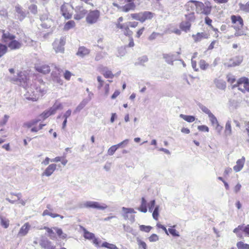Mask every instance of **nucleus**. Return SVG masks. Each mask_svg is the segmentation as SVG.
I'll use <instances>...</instances> for the list:
<instances>
[{
	"label": "nucleus",
	"instance_id": "f257e3e1",
	"mask_svg": "<svg viewBox=\"0 0 249 249\" xmlns=\"http://www.w3.org/2000/svg\"><path fill=\"white\" fill-rule=\"evenodd\" d=\"M17 75L11 74L8 76V80L15 84L23 87L26 90L24 94L25 98L29 100L35 101L38 100L39 96L44 93L45 90L41 87L36 86V80L29 81L27 76L22 72H18Z\"/></svg>",
	"mask_w": 249,
	"mask_h": 249
},
{
	"label": "nucleus",
	"instance_id": "f03ea898",
	"mask_svg": "<svg viewBox=\"0 0 249 249\" xmlns=\"http://www.w3.org/2000/svg\"><path fill=\"white\" fill-rule=\"evenodd\" d=\"M52 113L49 111L44 112L41 114L38 118H36L27 122L23 124V126L26 128H30V131L31 132H37L39 130L42 129L43 127L44 126L45 124H40L38 126H36V125L40 122L41 119H45L48 117Z\"/></svg>",
	"mask_w": 249,
	"mask_h": 249
},
{
	"label": "nucleus",
	"instance_id": "7ed1b4c3",
	"mask_svg": "<svg viewBox=\"0 0 249 249\" xmlns=\"http://www.w3.org/2000/svg\"><path fill=\"white\" fill-rule=\"evenodd\" d=\"M15 36L8 32H3L2 39L11 50L19 49L21 47L22 43L15 39Z\"/></svg>",
	"mask_w": 249,
	"mask_h": 249
},
{
	"label": "nucleus",
	"instance_id": "20e7f679",
	"mask_svg": "<svg viewBox=\"0 0 249 249\" xmlns=\"http://www.w3.org/2000/svg\"><path fill=\"white\" fill-rule=\"evenodd\" d=\"M212 6L209 2H206L204 3L201 1L196 2V12L197 14L209 15L212 11Z\"/></svg>",
	"mask_w": 249,
	"mask_h": 249
},
{
	"label": "nucleus",
	"instance_id": "39448f33",
	"mask_svg": "<svg viewBox=\"0 0 249 249\" xmlns=\"http://www.w3.org/2000/svg\"><path fill=\"white\" fill-rule=\"evenodd\" d=\"M82 207L104 210L107 208V206L105 203L97 201H88L83 203Z\"/></svg>",
	"mask_w": 249,
	"mask_h": 249
},
{
	"label": "nucleus",
	"instance_id": "423d86ee",
	"mask_svg": "<svg viewBox=\"0 0 249 249\" xmlns=\"http://www.w3.org/2000/svg\"><path fill=\"white\" fill-rule=\"evenodd\" d=\"M100 16V13L99 10H95L90 11L88 14L86 20L88 23L89 24H93L98 21Z\"/></svg>",
	"mask_w": 249,
	"mask_h": 249
},
{
	"label": "nucleus",
	"instance_id": "0eeeda50",
	"mask_svg": "<svg viewBox=\"0 0 249 249\" xmlns=\"http://www.w3.org/2000/svg\"><path fill=\"white\" fill-rule=\"evenodd\" d=\"M122 215L125 220H129L131 223L135 221V215L132 214L135 213L136 212L133 208L122 207Z\"/></svg>",
	"mask_w": 249,
	"mask_h": 249
},
{
	"label": "nucleus",
	"instance_id": "6e6552de",
	"mask_svg": "<svg viewBox=\"0 0 249 249\" xmlns=\"http://www.w3.org/2000/svg\"><path fill=\"white\" fill-rule=\"evenodd\" d=\"M66 43V39L64 37H61L60 39H56L53 44V48L56 53H63L64 51V45Z\"/></svg>",
	"mask_w": 249,
	"mask_h": 249
},
{
	"label": "nucleus",
	"instance_id": "1a4fd4ad",
	"mask_svg": "<svg viewBox=\"0 0 249 249\" xmlns=\"http://www.w3.org/2000/svg\"><path fill=\"white\" fill-rule=\"evenodd\" d=\"M83 236L86 239L92 241V243L98 247L101 242V241L97 238H96L94 233L88 231L86 229L83 228Z\"/></svg>",
	"mask_w": 249,
	"mask_h": 249
},
{
	"label": "nucleus",
	"instance_id": "9d476101",
	"mask_svg": "<svg viewBox=\"0 0 249 249\" xmlns=\"http://www.w3.org/2000/svg\"><path fill=\"white\" fill-rule=\"evenodd\" d=\"M232 23L234 24L233 27L235 30H240L243 27V20L239 16L232 15L231 17Z\"/></svg>",
	"mask_w": 249,
	"mask_h": 249
},
{
	"label": "nucleus",
	"instance_id": "9b49d317",
	"mask_svg": "<svg viewBox=\"0 0 249 249\" xmlns=\"http://www.w3.org/2000/svg\"><path fill=\"white\" fill-rule=\"evenodd\" d=\"M76 14L74 16V18L76 20H80L83 18L87 13L82 5H78L74 9Z\"/></svg>",
	"mask_w": 249,
	"mask_h": 249
},
{
	"label": "nucleus",
	"instance_id": "f8f14e48",
	"mask_svg": "<svg viewBox=\"0 0 249 249\" xmlns=\"http://www.w3.org/2000/svg\"><path fill=\"white\" fill-rule=\"evenodd\" d=\"M40 246L44 249H55V246L47 238H42L40 242Z\"/></svg>",
	"mask_w": 249,
	"mask_h": 249
},
{
	"label": "nucleus",
	"instance_id": "ddd939ff",
	"mask_svg": "<svg viewBox=\"0 0 249 249\" xmlns=\"http://www.w3.org/2000/svg\"><path fill=\"white\" fill-rule=\"evenodd\" d=\"M56 169V164L52 163L49 165L45 170L42 172V177H50Z\"/></svg>",
	"mask_w": 249,
	"mask_h": 249
},
{
	"label": "nucleus",
	"instance_id": "4468645a",
	"mask_svg": "<svg viewBox=\"0 0 249 249\" xmlns=\"http://www.w3.org/2000/svg\"><path fill=\"white\" fill-rule=\"evenodd\" d=\"M31 229V225L29 223L26 222L20 228L18 233V237H23L26 236Z\"/></svg>",
	"mask_w": 249,
	"mask_h": 249
},
{
	"label": "nucleus",
	"instance_id": "2eb2a0df",
	"mask_svg": "<svg viewBox=\"0 0 249 249\" xmlns=\"http://www.w3.org/2000/svg\"><path fill=\"white\" fill-rule=\"evenodd\" d=\"M245 162V158L244 157H242L241 159L238 160L236 162V165L233 167L234 171L236 172L241 171L244 167Z\"/></svg>",
	"mask_w": 249,
	"mask_h": 249
},
{
	"label": "nucleus",
	"instance_id": "dca6fc26",
	"mask_svg": "<svg viewBox=\"0 0 249 249\" xmlns=\"http://www.w3.org/2000/svg\"><path fill=\"white\" fill-rule=\"evenodd\" d=\"M154 15L153 13L149 11H144L141 12V22H144L147 19H151Z\"/></svg>",
	"mask_w": 249,
	"mask_h": 249
},
{
	"label": "nucleus",
	"instance_id": "f3484780",
	"mask_svg": "<svg viewBox=\"0 0 249 249\" xmlns=\"http://www.w3.org/2000/svg\"><path fill=\"white\" fill-rule=\"evenodd\" d=\"M163 58L165 59L167 63L171 65H173L174 61L178 59V57H177L175 54L171 53L163 54Z\"/></svg>",
	"mask_w": 249,
	"mask_h": 249
},
{
	"label": "nucleus",
	"instance_id": "a211bd4d",
	"mask_svg": "<svg viewBox=\"0 0 249 249\" xmlns=\"http://www.w3.org/2000/svg\"><path fill=\"white\" fill-rule=\"evenodd\" d=\"M36 70L39 72L43 74H47L51 71L50 67L47 65H42L36 67Z\"/></svg>",
	"mask_w": 249,
	"mask_h": 249
},
{
	"label": "nucleus",
	"instance_id": "6ab92c4d",
	"mask_svg": "<svg viewBox=\"0 0 249 249\" xmlns=\"http://www.w3.org/2000/svg\"><path fill=\"white\" fill-rule=\"evenodd\" d=\"M100 71L107 78H112L114 77L111 71L109 70L107 67L100 68Z\"/></svg>",
	"mask_w": 249,
	"mask_h": 249
},
{
	"label": "nucleus",
	"instance_id": "aec40b11",
	"mask_svg": "<svg viewBox=\"0 0 249 249\" xmlns=\"http://www.w3.org/2000/svg\"><path fill=\"white\" fill-rule=\"evenodd\" d=\"M15 9L16 12L18 14L19 19L20 20H22L26 16L25 12L22 10V8L19 5L16 6Z\"/></svg>",
	"mask_w": 249,
	"mask_h": 249
},
{
	"label": "nucleus",
	"instance_id": "412c9836",
	"mask_svg": "<svg viewBox=\"0 0 249 249\" xmlns=\"http://www.w3.org/2000/svg\"><path fill=\"white\" fill-rule=\"evenodd\" d=\"M69 104L66 103H62L60 101L57 100L55 101V103L53 104V106L51 107L50 109H62L64 107H69Z\"/></svg>",
	"mask_w": 249,
	"mask_h": 249
},
{
	"label": "nucleus",
	"instance_id": "4be33fe9",
	"mask_svg": "<svg viewBox=\"0 0 249 249\" xmlns=\"http://www.w3.org/2000/svg\"><path fill=\"white\" fill-rule=\"evenodd\" d=\"M192 37L195 42H198L202 38H207L208 37V36L205 33H198L196 35H193Z\"/></svg>",
	"mask_w": 249,
	"mask_h": 249
},
{
	"label": "nucleus",
	"instance_id": "5701e85b",
	"mask_svg": "<svg viewBox=\"0 0 249 249\" xmlns=\"http://www.w3.org/2000/svg\"><path fill=\"white\" fill-rule=\"evenodd\" d=\"M135 7L136 6L134 2H129V3H127L124 6H122L121 7V11L124 12H127L130 10H134Z\"/></svg>",
	"mask_w": 249,
	"mask_h": 249
},
{
	"label": "nucleus",
	"instance_id": "b1692460",
	"mask_svg": "<svg viewBox=\"0 0 249 249\" xmlns=\"http://www.w3.org/2000/svg\"><path fill=\"white\" fill-rule=\"evenodd\" d=\"M61 12L62 16L66 19L71 18L72 15L68 12L66 5L64 4L61 6Z\"/></svg>",
	"mask_w": 249,
	"mask_h": 249
},
{
	"label": "nucleus",
	"instance_id": "393cba45",
	"mask_svg": "<svg viewBox=\"0 0 249 249\" xmlns=\"http://www.w3.org/2000/svg\"><path fill=\"white\" fill-rule=\"evenodd\" d=\"M249 83V79L245 77H243L238 80L236 84L233 85L232 88H234L235 87H238L239 88V87H242V84H243L244 85H245Z\"/></svg>",
	"mask_w": 249,
	"mask_h": 249
},
{
	"label": "nucleus",
	"instance_id": "a878e982",
	"mask_svg": "<svg viewBox=\"0 0 249 249\" xmlns=\"http://www.w3.org/2000/svg\"><path fill=\"white\" fill-rule=\"evenodd\" d=\"M89 53V50L85 47H80L79 48L76 54L80 57H84Z\"/></svg>",
	"mask_w": 249,
	"mask_h": 249
},
{
	"label": "nucleus",
	"instance_id": "bb28decb",
	"mask_svg": "<svg viewBox=\"0 0 249 249\" xmlns=\"http://www.w3.org/2000/svg\"><path fill=\"white\" fill-rule=\"evenodd\" d=\"M231 123V120H228L226 122L224 131L225 134L226 136H231L232 134Z\"/></svg>",
	"mask_w": 249,
	"mask_h": 249
},
{
	"label": "nucleus",
	"instance_id": "cd10ccee",
	"mask_svg": "<svg viewBox=\"0 0 249 249\" xmlns=\"http://www.w3.org/2000/svg\"><path fill=\"white\" fill-rule=\"evenodd\" d=\"M243 61V58L241 57H236L233 59L230 60V64H229L228 67H235L239 65Z\"/></svg>",
	"mask_w": 249,
	"mask_h": 249
},
{
	"label": "nucleus",
	"instance_id": "c85d7f7f",
	"mask_svg": "<svg viewBox=\"0 0 249 249\" xmlns=\"http://www.w3.org/2000/svg\"><path fill=\"white\" fill-rule=\"evenodd\" d=\"M54 68L57 70L58 71V73H55L53 71L52 73V75L53 77V79L54 81H56L57 83H59V84H62V80H61V79L60 78L59 76V75L60 74V69H59L58 67H57L56 66H54Z\"/></svg>",
	"mask_w": 249,
	"mask_h": 249
},
{
	"label": "nucleus",
	"instance_id": "c756f323",
	"mask_svg": "<svg viewBox=\"0 0 249 249\" xmlns=\"http://www.w3.org/2000/svg\"><path fill=\"white\" fill-rule=\"evenodd\" d=\"M205 112L208 115L211 123L213 124H216L218 123L217 119L214 115L212 113L210 110H204Z\"/></svg>",
	"mask_w": 249,
	"mask_h": 249
},
{
	"label": "nucleus",
	"instance_id": "7c9ffc66",
	"mask_svg": "<svg viewBox=\"0 0 249 249\" xmlns=\"http://www.w3.org/2000/svg\"><path fill=\"white\" fill-rule=\"evenodd\" d=\"M148 57L146 55H143L141 57H140L138 58L137 60L134 63L135 66L137 65H142L144 66V64L148 61Z\"/></svg>",
	"mask_w": 249,
	"mask_h": 249
},
{
	"label": "nucleus",
	"instance_id": "2f4dec72",
	"mask_svg": "<svg viewBox=\"0 0 249 249\" xmlns=\"http://www.w3.org/2000/svg\"><path fill=\"white\" fill-rule=\"evenodd\" d=\"M214 83L216 87L221 89H224L226 87V82L221 80H215Z\"/></svg>",
	"mask_w": 249,
	"mask_h": 249
},
{
	"label": "nucleus",
	"instance_id": "473e14b6",
	"mask_svg": "<svg viewBox=\"0 0 249 249\" xmlns=\"http://www.w3.org/2000/svg\"><path fill=\"white\" fill-rule=\"evenodd\" d=\"M138 210L144 213L147 211L146 201L144 197L142 198L141 205Z\"/></svg>",
	"mask_w": 249,
	"mask_h": 249
},
{
	"label": "nucleus",
	"instance_id": "72a5a7b5",
	"mask_svg": "<svg viewBox=\"0 0 249 249\" xmlns=\"http://www.w3.org/2000/svg\"><path fill=\"white\" fill-rule=\"evenodd\" d=\"M240 231L244 232V224L239 225L237 228L233 230V232L236 234V236L238 237L241 238L242 237V234L241 233Z\"/></svg>",
	"mask_w": 249,
	"mask_h": 249
},
{
	"label": "nucleus",
	"instance_id": "f704fd0d",
	"mask_svg": "<svg viewBox=\"0 0 249 249\" xmlns=\"http://www.w3.org/2000/svg\"><path fill=\"white\" fill-rule=\"evenodd\" d=\"M0 224L5 229L7 228L9 226V220L5 217L0 215Z\"/></svg>",
	"mask_w": 249,
	"mask_h": 249
},
{
	"label": "nucleus",
	"instance_id": "c9c22d12",
	"mask_svg": "<svg viewBox=\"0 0 249 249\" xmlns=\"http://www.w3.org/2000/svg\"><path fill=\"white\" fill-rule=\"evenodd\" d=\"M196 0H189L186 4V9L188 11L193 10L194 8H196Z\"/></svg>",
	"mask_w": 249,
	"mask_h": 249
},
{
	"label": "nucleus",
	"instance_id": "e433bc0d",
	"mask_svg": "<svg viewBox=\"0 0 249 249\" xmlns=\"http://www.w3.org/2000/svg\"><path fill=\"white\" fill-rule=\"evenodd\" d=\"M53 229L55 231L58 236L60 238L64 239L67 238V234L63 232L61 229L58 228L57 227H53Z\"/></svg>",
	"mask_w": 249,
	"mask_h": 249
},
{
	"label": "nucleus",
	"instance_id": "4c0bfd02",
	"mask_svg": "<svg viewBox=\"0 0 249 249\" xmlns=\"http://www.w3.org/2000/svg\"><path fill=\"white\" fill-rule=\"evenodd\" d=\"M191 23L189 21L182 22L180 24V28L185 32H187L190 30L191 27Z\"/></svg>",
	"mask_w": 249,
	"mask_h": 249
},
{
	"label": "nucleus",
	"instance_id": "58836bf2",
	"mask_svg": "<svg viewBox=\"0 0 249 249\" xmlns=\"http://www.w3.org/2000/svg\"><path fill=\"white\" fill-rule=\"evenodd\" d=\"M43 229H45L46 230V231L48 233V236L52 240H54L56 236L55 235L54 232L53 231V228H49L47 227H44L43 228Z\"/></svg>",
	"mask_w": 249,
	"mask_h": 249
},
{
	"label": "nucleus",
	"instance_id": "ea45409f",
	"mask_svg": "<svg viewBox=\"0 0 249 249\" xmlns=\"http://www.w3.org/2000/svg\"><path fill=\"white\" fill-rule=\"evenodd\" d=\"M136 240L139 249H147V246L145 242L139 237L137 238Z\"/></svg>",
	"mask_w": 249,
	"mask_h": 249
},
{
	"label": "nucleus",
	"instance_id": "a19ab883",
	"mask_svg": "<svg viewBox=\"0 0 249 249\" xmlns=\"http://www.w3.org/2000/svg\"><path fill=\"white\" fill-rule=\"evenodd\" d=\"M236 246L238 249H249V244L242 241L238 242L236 243Z\"/></svg>",
	"mask_w": 249,
	"mask_h": 249
},
{
	"label": "nucleus",
	"instance_id": "79ce46f5",
	"mask_svg": "<svg viewBox=\"0 0 249 249\" xmlns=\"http://www.w3.org/2000/svg\"><path fill=\"white\" fill-rule=\"evenodd\" d=\"M102 247L106 248L109 249H119L117 247L113 244H110L107 242L102 243Z\"/></svg>",
	"mask_w": 249,
	"mask_h": 249
},
{
	"label": "nucleus",
	"instance_id": "37998d69",
	"mask_svg": "<svg viewBox=\"0 0 249 249\" xmlns=\"http://www.w3.org/2000/svg\"><path fill=\"white\" fill-rule=\"evenodd\" d=\"M176 227V225H174L170 228L168 229V232H169L173 236H179V232L175 230L174 228Z\"/></svg>",
	"mask_w": 249,
	"mask_h": 249
},
{
	"label": "nucleus",
	"instance_id": "c03bdc74",
	"mask_svg": "<svg viewBox=\"0 0 249 249\" xmlns=\"http://www.w3.org/2000/svg\"><path fill=\"white\" fill-rule=\"evenodd\" d=\"M75 25V22L73 20H70L66 23L64 25V29L69 30L70 29L73 28Z\"/></svg>",
	"mask_w": 249,
	"mask_h": 249
},
{
	"label": "nucleus",
	"instance_id": "a18cd8bd",
	"mask_svg": "<svg viewBox=\"0 0 249 249\" xmlns=\"http://www.w3.org/2000/svg\"><path fill=\"white\" fill-rule=\"evenodd\" d=\"M180 117L189 123L193 122L195 120V117L193 116H188L183 114H180Z\"/></svg>",
	"mask_w": 249,
	"mask_h": 249
},
{
	"label": "nucleus",
	"instance_id": "49530a36",
	"mask_svg": "<svg viewBox=\"0 0 249 249\" xmlns=\"http://www.w3.org/2000/svg\"><path fill=\"white\" fill-rule=\"evenodd\" d=\"M239 5L242 11L246 13H249V2H247L246 4L239 3Z\"/></svg>",
	"mask_w": 249,
	"mask_h": 249
},
{
	"label": "nucleus",
	"instance_id": "de8ad7c7",
	"mask_svg": "<svg viewBox=\"0 0 249 249\" xmlns=\"http://www.w3.org/2000/svg\"><path fill=\"white\" fill-rule=\"evenodd\" d=\"M199 65L200 69L203 70H205L209 66V64H207L205 60L202 59L200 60Z\"/></svg>",
	"mask_w": 249,
	"mask_h": 249
},
{
	"label": "nucleus",
	"instance_id": "09e8293b",
	"mask_svg": "<svg viewBox=\"0 0 249 249\" xmlns=\"http://www.w3.org/2000/svg\"><path fill=\"white\" fill-rule=\"evenodd\" d=\"M159 206H156L154 211L153 210L152 216L154 219L158 220L159 216Z\"/></svg>",
	"mask_w": 249,
	"mask_h": 249
},
{
	"label": "nucleus",
	"instance_id": "8fccbe9b",
	"mask_svg": "<svg viewBox=\"0 0 249 249\" xmlns=\"http://www.w3.org/2000/svg\"><path fill=\"white\" fill-rule=\"evenodd\" d=\"M140 230L142 231H144L145 232H148L152 229V227L150 226H145V225H140L139 226Z\"/></svg>",
	"mask_w": 249,
	"mask_h": 249
},
{
	"label": "nucleus",
	"instance_id": "3c124183",
	"mask_svg": "<svg viewBox=\"0 0 249 249\" xmlns=\"http://www.w3.org/2000/svg\"><path fill=\"white\" fill-rule=\"evenodd\" d=\"M7 51V47L5 45H0V57L2 56Z\"/></svg>",
	"mask_w": 249,
	"mask_h": 249
},
{
	"label": "nucleus",
	"instance_id": "603ef678",
	"mask_svg": "<svg viewBox=\"0 0 249 249\" xmlns=\"http://www.w3.org/2000/svg\"><path fill=\"white\" fill-rule=\"evenodd\" d=\"M11 195H14L16 196L18 198V200H19V203L21 204L22 205L24 206L26 204V202L24 200L21 199V193H18L16 194H15L14 193H11Z\"/></svg>",
	"mask_w": 249,
	"mask_h": 249
},
{
	"label": "nucleus",
	"instance_id": "864d4df0",
	"mask_svg": "<svg viewBox=\"0 0 249 249\" xmlns=\"http://www.w3.org/2000/svg\"><path fill=\"white\" fill-rule=\"evenodd\" d=\"M117 149L118 148L116 145L111 146L107 150L108 155L110 156L113 155Z\"/></svg>",
	"mask_w": 249,
	"mask_h": 249
},
{
	"label": "nucleus",
	"instance_id": "5fc2aeb1",
	"mask_svg": "<svg viewBox=\"0 0 249 249\" xmlns=\"http://www.w3.org/2000/svg\"><path fill=\"white\" fill-rule=\"evenodd\" d=\"M227 81L231 84H233L236 80L235 76L231 74H228L227 75Z\"/></svg>",
	"mask_w": 249,
	"mask_h": 249
},
{
	"label": "nucleus",
	"instance_id": "6e6d98bb",
	"mask_svg": "<svg viewBox=\"0 0 249 249\" xmlns=\"http://www.w3.org/2000/svg\"><path fill=\"white\" fill-rule=\"evenodd\" d=\"M155 205V200H152L147 204L149 212L152 213Z\"/></svg>",
	"mask_w": 249,
	"mask_h": 249
},
{
	"label": "nucleus",
	"instance_id": "4d7b16f0",
	"mask_svg": "<svg viewBox=\"0 0 249 249\" xmlns=\"http://www.w3.org/2000/svg\"><path fill=\"white\" fill-rule=\"evenodd\" d=\"M123 227L124 231L130 233L133 235H135L133 229L131 227H130L129 226H126L125 225H124Z\"/></svg>",
	"mask_w": 249,
	"mask_h": 249
},
{
	"label": "nucleus",
	"instance_id": "13d9d810",
	"mask_svg": "<svg viewBox=\"0 0 249 249\" xmlns=\"http://www.w3.org/2000/svg\"><path fill=\"white\" fill-rule=\"evenodd\" d=\"M29 9L30 10V12L34 14H36L37 12V6L36 5H31L29 6Z\"/></svg>",
	"mask_w": 249,
	"mask_h": 249
},
{
	"label": "nucleus",
	"instance_id": "bf43d9fd",
	"mask_svg": "<svg viewBox=\"0 0 249 249\" xmlns=\"http://www.w3.org/2000/svg\"><path fill=\"white\" fill-rule=\"evenodd\" d=\"M148 239L151 242H156L159 240V236L156 234H152Z\"/></svg>",
	"mask_w": 249,
	"mask_h": 249
},
{
	"label": "nucleus",
	"instance_id": "052dcab7",
	"mask_svg": "<svg viewBox=\"0 0 249 249\" xmlns=\"http://www.w3.org/2000/svg\"><path fill=\"white\" fill-rule=\"evenodd\" d=\"M123 32L124 35H125L126 36H131L133 34V32L131 31H130L129 29L128 25H127V28H125Z\"/></svg>",
	"mask_w": 249,
	"mask_h": 249
},
{
	"label": "nucleus",
	"instance_id": "680f3d73",
	"mask_svg": "<svg viewBox=\"0 0 249 249\" xmlns=\"http://www.w3.org/2000/svg\"><path fill=\"white\" fill-rule=\"evenodd\" d=\"M128 142H129V140L128 139H126L124 141H123V142H121L116 144V145L118 149L119 147H124L125 145H126L128 144Z\"/></svg>",
	"mask_w": 249,
	"mask_h": 249
},
{
	"label": "nucleus",
	"instance_id": "e2e57ef3",
	"mask_svg": "<svg viewBox=\"0 0 249 249\" xmlns=\"http://www.w3.org/2000/svg\"><path fill=\"white\" fill-rule=\"evenodd\" d=\"M131 17L133 19L139 20L141 22V12L139 13L131 14Z\"/></svg>",
	"mask_w": 249,
	"mask_h": 249
},
{
	"label": "nucleus",
	"instance_id": "0e129e2a",
	"mask_svg": "<svg viewBox=\"0 0 249 249\" xmlns=\"http://www.w3.org/2000/svg\"><path fill=\"white\" fill-rule=\"evenodd\" d=\"M238 89L242 91L243 92H245V91L249 92V83H248L247 85H243V88L239 87L238 88Z\"/></svg>",
	"mask_w": 249,
	"mask_h": 249
},
{
	"label": "nucleus",
	"instance_id": "69168bd1",
	"mask_svg": "<svg viewBox=\"0 0 249 249\" xmlns=\"http://www.w3.org/2000/svg\"><path fill=\"white\" fill-rule=\"evenodd\" d=\"M197 128L199 131H201L208 132L209 130L208 127L204 125H199L198 126Z\"/></svg>",
	"mask_w": 249,
	"mask_h": 249
},
{
	"label": "nucleus",
	"instance_id": "338daca9",
	"mask_svg": "<svg viewBox=\"0 0 249 249\" xmlns=\"http://www.w3.org/2000/svg\"><path fill=\"white\" fill-rule=\"evenodd\" d=\"M71 76V73L69 71H66L64 73V77L67 80H69L70 79Z\"/></svg>",
	"mask_w": 249,
	"mask_h": 249
},
{
	"label": "nucleus",
	"instance_id": "774afa93",
	"mask_svg": "<svg viewBox=\"0 0 249 249\" xmlns=\"http://www.w3.org/2000/svg\"><path fill=\"white\" fill-rule=\"evenodd\" d=\"M244 232L246 235L249 237V225H244Z\"/></svg>",
	"mask_w": 249,
	"mask_h": 249
}]
</instances>
